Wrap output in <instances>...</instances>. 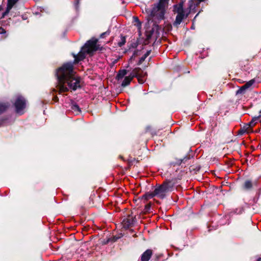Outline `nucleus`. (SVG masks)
<instances>
[{
  "label": "nucleus",
  "instance_id": "obj_1",
  "mask_svg": "<svg viewBox=\"0 0 261 261\" xmlns=\"http://www.w3.org/2000/svg\"><path fill=\"white\" fill-rule=\"evenodd\" d=\"M58 79L57 88L59 93L67 92L69 89L75 90L81 87L80 79L73 71L71 63L64 64L56 72Z\"/></svg>",
  "mask_w": 261,
  "mask_h": 261
},
{
  "label": "nucleus",
  "instance_id": "obj_2",
  "mask_svg": "<svg viewBox=\"0 0 261 261\" xmlns=\"http://www.w3.org/2000/svg\"><path fill=\"white\" fill-rule=\"evenodd\" d=\"M173 184L170 181H166L163 184L156 187L153 192L145 194L144 197L145 199H150L154 196H157L160 198H164L168 192L173 190Z\"/></svg>",
  "mask_w": 261,
  "mask_h": 261
},
{
  "label": "nucleus",
  "instance_id": "obj_3",
  "mask_svg": "<svg viewBox=\"0 0 261 261\" xmlns=\"http://www.w3.org/2000/svg\"><path fill=\"white\" fill-rule=\"evenodd\" d=\"M97 40L92 39L87 41L82 47L81 51L77 56H74L75 61L79 62L85 58V54H90L93 51L97 50L98 47L97 45Z\"/></svg>",
  "mask_w": 261,
  "mask_h": 261
},
{
  "label": "nucleus",
  "instance_id": "obj_4",
  "mask_svg": "<svg viewBox=\"0 0 261 261\" xmlns=\"http://www.w3.org/2000/svg\"><path fill=\"white\" fill-rule=\"evenodd\" d=\"M169 0H160L159 3L152 8L150 13L151 17H156L158 19L163 18L165 8Z\"/></svg>",
  "mask_w": 261,
  "mask_h": 261
},
{
  "label": "nucleus",
  "instance_id": "obj_5",
  "mask_svg": "<svg viewBox=\"0 0 261 261\" xmlns=\"http://www.w3.org/2000/svg\"><path fill=\"white\" fill-rule=\"evenodd\" d=\"M183 6V2H180L174 6L173 11L175 13H177L176 19L174 22V24L176 25L179 24L183 19L186 18L188 16V14L185 15V11L184 9Z\"/></svg>",
  "mask_w": 261,
  "mask_h": 261
},
{
  "label": "nucleus",
  "instance_id": "obj_6",
  "mask_svg": "<svg viewBox=\"0 0 261 261\" xmlns=\"http://www.w3.org/2000/svg\"><path fill=\"white\" fill-rule=\"evenodd\" d=\"M14 106L16 112L21 113L22 110L25 108L26 101L25 99L20 95L17 96Z\"/></svg>",
  "mask_w": 261,
  "mask_h": 261
},
{
  "label": "nucleus",
  "instance_id": "obj_7",
  "mask_svg": "<svg viewBox=\"0 0 261 261\" xmlns=\"http://www.w3.org/2000/svg\"><path fill=\"white\" fill-rule=\"evenodd\" d=\"M136 73L135 77H137L138 82L140 84H143L146 80L147 74L144 72L140 68H137L133 70V73Z\"/></svg>",
  "mask_w": 261,
  "mask_h": 261
},
{
  "label": "nucleus",
  "instance_id": "obj_8",
  "mask_svg": "<svg viewBox=\"0 0 261 261\" xmlns=\"http://www.w3.org/2000/svg\"><path fill=\"white\" fill-rule=\"evenodd\" d=\"M152 255V251L151 249L146 250L141 255V261H148Z\"/></svg>",
  "mask_w": 261,
  "mask_h": 261
},
{
  "label": "nucleus",
  "instance_id": "obj_9",
  "mask_svg": "<svg viewBox=\"0 0 261 261\" xmlns=\"http://www.w3.org/2000/svg\"><path fill=\"white\" fill-rule=\"evenodd\" d=\"M254 80H251L247 82L244 85L242 86L238 91L237 93H242L245 90L249 88L254 83Z\"/></svg>",
  "mask_w": 261,
  "mask_h": 261
},
{
  "label": "nucleus",
  "instance_id": "obj_10",
  "mask_svg": "<svg viewBox=\"0 0 261 261\" xmlns=\"http://www.w3.org/2000/svg\"><path fill=\"white\" fill-rule=\"evenodd\" d=\"M136 74L135 73L134 74L133 73V71L129 75L126 76L122 83V84H121L122 86L125 87V86L128 85L129 84V83H130V82L132 81V80L133 79V78L135 77V75H136V74Z\"/></svg>",
  "mask_w": 261,
  "mask_h": 261
},
{
  "label": "nucleus",
  "instance_id": "obj_11",
  "mask_svg": "<svg viewBox=\"0 0 261 261\" xmlns=\"http://www.w3.org/2000/svg\"><path fill=\"white\" fill-rule=\"evenodd\" d=\"M17 1L18 0H8L7 9L3 15V17L9 12L13 6L16 3Z\"/></svg>",
  "mask_w": 261,
  "mask_h": 261
},
{
  "label": "nucleus",
  "instance_id": "obj_12",
  "mask_svg": "<svg viewBox=\"0 0 261 261\" xmlns=\"http://www.w3.org/2000/svg\"><path fill=\"white\" fill-rule=\"evenodd\" d=\"M260 117L259 115L257 117H254L252 119V120L250 122V125L251 127L254 126L258 122L260 121Z\"/></svg>",
  "mask_w": 261,
  "mask_h": 261
},
{
  "label": "nucleus",
  "instance_id": "obj_13",
  "mask_svg": "<svg viewBox=\"0 0 261 261\" xmlns=\"http://www.w3.org/2000/svg\"><path fill=\"white\" fill-rule=\"evenodd\" d=\"M133 20L134 22H136L135 25L138 28H140L141 26V24L140 21H139L138 18L137 17L134 16L133 17Z\"/></svg>",
  "mask_w": 261,
  "mask_h": 261
},
{
  "label": "nucleus",
  "instance_id": "obj_14",
  "mask_svg": "<svg viewBox=\"0 0 261 261\" xmlns=\"http://www.w3.org/2000/svg\"><path fill=\"white\" fill-rule=\"evenodd\" d=\"M252 187V183L249 180H247L244 183V188L246 189H249Z\"/></svg>",
  "mask_w": 261,
  "mask_h": 261
},
{
  "label": "nucleus",
  "instance_id": "obj_15",
  "mask_svg": "<svg viewBox=\"0 0 261 261\" xmlns=\"http://www.w3.org/2000/svg\"><path fill=\"white\" fill-rule=\"evenodd\" d=\"M8 108V105L5 103H0V113H2Z\"/></svg>",
  "mask_w": 261,
  "mask_h": 261
},
{
  "label": "nucleus",
  "instance_id": "obj_16",
  "mask_svg": "<svg viewBox=\"0 0 261 261\" xmlns=\"http://www.w3.org/2000/svg\"><path fill=\"white\" fill-rule=\"evenodd\" d=\"M71 108L72 110H73L77 113L80 112L81 111L79 107L77 105H73Z\"/></svg>",
  "mask_w": 261,
  "mask_h": 261
},
{
  "label": "nucleus",
  "instance_id": "obj_17",
  "mask_svg": "<svg viewBox=\"0 0 261 261\" xmlns=\"http://www.w3.org/2000/svg\"><path fill=\"white\" fill-rule=\"evenodd\" d=\"M126 70H125L120 71L117 75L118 79L122 78L126 74Z\"/></svg>",
  "mask_w": 261,
  "mask_h": 261
},
{
  "label": "nucleus",
  "instance_id": "obj_18",
  "mask_svg": "<svg viewBox=\"0 0 261 261\" xmlns=\"http://www.w3.org/2000/svg\"><path fill=\"white\" fill-rule=\"evenodd\" d=\"M150 51H147L140 59V62L143 61L146 57L149 55Z\"/></svg>",
  "mask_w": 261,
  "mask_h": 261
},
{
  "label": "nucleus",
  "instance_id": "obj_19",
  "mask_svg": "<svg viewBox=\"0 0 261 261\" xmlns=\"http://www.w3.org/2000/svg\"><path fill=\"white\" fill-rule=\"evenodd\" d=\"M125 42V39L124 37L122 38V42L119 43V46H121L124 44Z\"/></svg>",
  "mask_w": 261,
  "mask_h": 261
},
{
  "label": "nucleus",
  "instance_id": "obj_20",
  "mask_svg": "<svg viewBox=\"0 0 261 261\" xmlns=\"http://www.w3.org/2000/svg\"><path fill=\"white\" fill-rule=\"evenodd\" d=\"M0 30H1V31L0 32L1 33H4L5 32L4 30L2 28H0Z\"/></svg>",
  "mask_w": 261,
  "mask_h": 261
},
{
  "label": "nucleus",
  "instance_id": "obj_21",
  "mask_svg": "<svg viewBox=\"0 0 261 261\" xmlns=\"http://www.w3.org/2000/svg\"><path fill=\"white\" fill-rule=\"evenodd\" d=\"M106 33H103L101 36L104 35Z\"/></svg>",
  "mask_w": 261,
  "mask_h": 261
}]
</instances>
